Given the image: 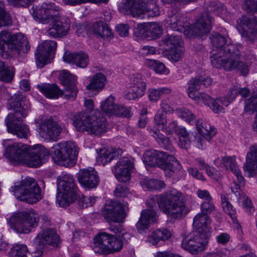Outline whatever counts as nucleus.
I'll return each instance as SVG.
<instances>
[{
	"label": "nucleus",
	"mask_w": 257,
	"mask_h": 257,
	"mask_svg": "<svg viewBox=\"0 0 257 257\" xmlns=\"http://www.w3.org/2000/svg\"><path fill=\"white\" fill-rule=\"evenodd\" d=\"M148 208L142 212L141 216L136 224L139 232L148 228L151 223L157 219L156 210L157 206L171 219L179 220L183 218L189 212L186 198L183 193L175 188L159 195H156L147 201Z\"/></svg>",
	"instance_id": "nucleus-1"
},
{
	"label": "nucleus",
	"mask_w": 257,
	"mask_h": 257,
	"mask_svg": "<svg viewBox=\"0 0 257 257\" xmlns=\"http://www.w3.org/2000/svg\"><path fill=\"white\" fill-rule=\"evenodd\" d=\"M210 38L212 44L210 57L213 67H222L228 71L235 69L244 76L248 74V66L239 60L240 54L238 49L234 45L227 44L226 37L215 33Z\"/></svg>",
	"instance_id": "nucleus-2"
},
{
	"label": "nucleus",
	"mask_w": 257,
	"mask_h": 257,
	"mask_svg": "<svg viewBox=\"0 0 257 257\" xmlns=\"http://www.w3.org/2000/svg\"><path fill=\"white\" fill-rule=\"evenodd\" d=\"M84 105L89 111L76 113L73 117V124L79 132L100 136L106 131V120L99 110L93 111L94 102L91 99H85Z\"/></svg>",
	"instance_id": "nucleus-3"
},
{
	"label": "nucleus",
	"mask_w": 257,
	"mask_h": 257,
	"mask_svg": "<svg viewBox=\"0 0 257 257\" xmlns=\"http://www.w3.org/2000/svg\"><path fill=\"white\" fill-rule=\"evenodd\" d=\"M5 155L13 164L23 163L30 167L37 168L46 161L49 152L40 145L27 150L21 144L14 143L8 146Z\"/></svg>",
	"instance_id": "nucleus-4"
},
{
	"label": "nucleus",
	"mask_w": 257,
	"mask_h": 257,
	"mask_svg": "<svg viewBox=\"0 0 257 257\" xmlns=\"http://www.w3.org/2000/svg\"><path fill=\"white\" fill-rule=\"evenodd\" d=\"M26 101V98L23 94H15L8 108L15 113H10L5 119L8 132L24 139H27L30 134L29 127L21 119V117H25L29 112V106Z\"/></svg>",
	"instance_id": "nucleus-5"
},
{
	"label": "nucleus",
	"mask_w": 257,
	"mask_h": 257,
	"mask_svg": "<svg viewBox=\"0 0 257 257\" xmlns=\"http://www.w3.org/2000/svg\"><path fill=\"white\" fill-rule=\"evenodd\" d=\"M59 8L54 3L43 4L40 8L33 13L34 19L43 24H47L53 21L52 26L47 30L48 35L54 38L65 36L70 28L67 23L56 19L59 15Z\"/></svg>",
	"instance_id": "nucleus-6"
},
{
	"label": "nucleus",
	"mask_w": 257,
	"mask_h": 257,
	"mask_svg": "<svg viewBox=\"0 0 257 257\" xmlns=\"http://www.w3.org/2000/svg\"><path fill=\"white\" fill-rule=\"evenodd\" d=\"M0 49L3 58L19 56L21 53L25 54L30 49L27 38L21 33L11 34L6 31L0 33Z\"/></svg>",
	"instance_id": "nucleus-7"
},
{
	"label": "nucleus",
	"mask_w": 257,
	"mask_h": 257,
	"mask_svg": "<svg viewBox=\"0 0 257 257\" xmlns=\"http://www.w3.org/2000/svg\"><path fill=\"white\" fill-rule=\"evenodd\" d=\"M211 84V79L207 76L195 77L188 82V94L190 98L199 101L202 100L205 104L208 105L215 112H221L223 107L218 102L213 100L208 94L204 93H198L201 85L206 87Z\"/></svg>",
	"instance_id": "nucleus-8"
},
{
	"label": "nucleus",
	"mask_w": 257,
	"mask_h": 257,
	"mask_svg": "<svg viewBox=\"0 0 257 257\" xmlns=\"http://www.w3.org/2000/svg\"><path fill=\"white\" fill-rule=\"evenodd\" d=\"M48 152L56 164L65 167L74 165L78 155L76 147L71 142L56 144Z\"/></svg>",
	"instance_id": "nucleus-9"
},
{
	"label": "nucleus",
	"mask_w": 257,
	"mask_h": 257,
	"mask_svg": "<svg viewBox=\"0 0 257 257\" xmlns=\"http://www.w3.org/2000/svg\"><path fill=\"white\" fill-rule=\"evenodd\" d=\"M13 191L17 199L29 204L36 203L42 197L40 187L32 178L22 180L20 185L14 187Z\"/></svg>",
	"instance_id": "nucleus-10"
},
{
	"label": "nucleus",
	"mask_w": 257,
	"mask_h": 257,
	"mask_svg": "<svg viewBox=\"0 0 257 257\" xmlns=\"http://www.w3.org/2000/svg\"><path fill=\"white\" fill-rule=\"evenodd\" d=\"M146 2L147 0H125L122 6L123 12L134 17H138L143 14H146L148 17L159 16L160 11L156 2Z\"/></svg>",
	"instance_id": "nucleus-11"
},
{
	"label": "nucleus",
	"mask_w": 257,
	"mask_h": 257,
	"mask_svg": "<svg viewBox=\"0 0 257 257\" xmlns=\"http://www.w3.org/2000/svg\"><path fill=\"white\" fill-rule=\"evenodd\" d=\"M39 221L38 214L31 210L15 213L10 218L9 222L11 227L17 232L28 233L37 226Z\"/></svg>",
	"instance_id": "nucleus-12"
},
{
	"label": "nucleus",
	"mask_w": 257,
	"mask_h": 257,
	"mask_svg": "<svg viewBox=\"0 0 257 257\" xmlns=\"http://www.w3.org/2000/svg\"><path fill=\"white\" fill-rule=\"evenodd\" d=\"M122 246L121 239L109 233L101 232L94 238L92 247L96 253L108 254L120 251Z\"/></svg>",
	"instance_id": "nucleus-13"
},
{
	"label": "nucleus",
	"mask_w": 257,
	"mask_h": 257,
	"mask_svg": "<svg viewBox=\"0 0 257 257\" xmlns=\"http://www.w3.org/2000/svg\"><path fill=\"white\" fill-rule=\"evenodd\" d=\"M198 134L194 136L192 143L194 146L199 149H203L206 146V142H209L215 135L216 131L213 126L204 122L202 119L195 121Z\"/></svg>",
	"instance_id": "nucleus-14"
},
{
	"label": "nucleus",
	"mask_w": 257,
	"mask_h": 257,
	"mask_svg": "<svg viewBox=\"0 0 257 257\" xmlns=\"http://www.w3.org/2000/svg\"><path fill=\"white\" fill-rule=\"evenodd\" d=\"M39 123V133L44 140L47 141H57L62 132V128L52 118L41 119Z\"/></svg>",
	"instance_id": "nucleus-15"
},
{
	"label": "nucleus",
	"mask_w": 257,
	"mask_h": 257,
	"mask_svg": "<svg viewBox=\"0 0 257 257\" xmlns=\"http://www.w3.org/2000/svg\"><path fill=\"white\" fill-rule=\"evenodd\" d=\"M212 17L208 13L202 14L197 21L188 30V33L186 34V31H184L185 34L188 35V37H202L206 35L211 29Z\"/></svg>",
	"instance_id": "nucleus-16"
},
{
	"label": "nucleus",
	"mask_w": 257,
	"mask_h": 257,
	"mask_svg": "<svg viewBox=\"0 0 257 257\" xmlns=\"http://www.w3.org/2000/svg\"><path fill=\"white\" fill-rule=\"evenodd\" d=\"M124 205L116 201H111L106 204L103 210V215L107 221L122 222L126 216Z\"/></svg>",
	"instance_id": "nucleus-17"
},
{
	"label": "nucleus",
	"mask_w": 257,
	"mask_h": 257,
	"mask_svg": "<svg viewBox=\"0 0 257 257\" xmlns=\"http://www.w3.org/2000/svg\"><path fill=\"white\" fill-rule=\"evenodd\" d=\"M57 48V43L52 40H46L39 45L35 53L37 64L40 68L44 67L53 58Z\"/></svg>",
	"instance_id": "nucleus-18"
},
{
	"label": "nucleus",
	"mask_w": 257,
	"mask_h": 257,
	"mask_svg": "<svg viewBox=\"0 0 257 257\" xmlns=\"http://www.w3.org/2000/svg\"><path fill=\"white\" fill-rule=\"evenodd\" d=\"M202 234L193 231L183 238L182 247L192 253H197L204 249L208 238H204Z\"/></svg>",
	"instance_id": "nucleus-19"
},
{
	"label": "nucleus",
	"mask_w": 257,
	"mask_h": 257,
	"mask_svg": "<svg viewBox=\"0 0 257 257\" xmlns=\"http://www.w3.org/2000/svg\"><path fill=\"white\" fill-rule=\"evenodd\" d=\"M133 162L128 158L119 159L112 168V171L116 178L120 182H126L131 179V171L133 168Z\"/></svg>",
	"instance_id": "nucleus-20"
},
{
	"label": "nucleus",
	"mask_w": 257,
	"mask_h": 257,
	"mask_svg": "<svg viewBox=\"0 0 257 257\" xmlns=\"http://www.w3.org/2000/svg\"><path fill=\"white\" fill-rule=\"evenodd\" d=\"M59 77L65 87L64 97L66 99H75L77 93L76 76L71 74L66 70H63L60 74Z\"/></svg>",
	"instance_id": "nucleus-21"
},
{
	"label": "nucleus",
	"mask_w": 257,
	"mask_h": 257,
	"mask_svg": "<svg viewBox=\"0 0 257 257\" xmlns=\"http://www.w3.org/2000/svg\"><path fill=\"white\" fill-rule=\"evenodd\" d=\"M237 22V28L243 36L251 38L257 35V17H242Z\"/></svg>",
	"instance_id": "nucleus-22"
},
{
	"label": "nucleus",
	"mask_w": 257,
	"mask_h": 257,
	"mask_svg": "<svg viewBox=\"0 0 257 257\" xmlns=\"http://www.w3.org/2000/svg\"><path fill=\"white\" fill-rule=\"evenodd\" d=\"M78 180L82 186L89 189L96 188L99 182L97 173L93 169L80 170L78 173Z\"/></svg>",
	"instance_id": "nucleus-23"
},
{
	"label": "nucleus",
	"mask_w": 257,
	"mask_h": 257,
	"mask_svg": "<svg viewBox=\"0 0 257 257\" xmlns=\"http://www.w3.org/2000/svg\"><path fill=\"white\" fill-rule=\"evenodd\" d=\"M243 171L247 177L255 176L257 174V145L250 147L243 165Z\"/></svg>",
	"instance_id": "nucleus-24"
},
{
	"label": "nucleus",
	"mask_w": 257,
	"mask_h": 257,
	"mask_svg": "<svg viewBox=\"0 0 257 257\" xmlns=\"http://www.w3.org/2000/svg\"><path fill=\"white\" fill-rule=\"evenodd\" d=\"M59 236L55 230L47 228L44 230L35 239V242L42 247L47 245L57 246L59 243Z\"/></svg>",
	"instance_id": "nucleus-25"
},
{
	"label": "nucleus",
	"mask_w": 257,
	"mask_h": 257,
	"mask_svg": "<svg viewBox=\"0 0 257 257\" xmlns=\"http://www.w3.org/2000/svg\"><path fill=\"white\" fill-rule=\"evenodd\" d=\"M137 30L140 36L148 40L156 39L162 33V29L159 25L154 23L139 24Z\"/></svg>",
	"instance_id": "nucleus-26"
},
{
	"label": "nucleus",
	"mask_w": 257,
	"mask_h": 257,
	"mask_svg": "<svg viewBox=\"0 0 257 257\" xmlns=\"http://www.w3.org/2000/svg\"><path fill=\"white\" fill-rule=\"evenodd\" d=\"M210 222L211 220L207 215L198 213L193 220V225L196 227L195 231L202 234L204 238H209L210 236Z\"/></svg>",
	"instance_id": "nucleus-27"
},
{
	"label": "nucleus",
	"mask_w": 257,
	"mask_h": 257,
	"mask_svg": "<svg viewBox=\"0 0 257 257\" xmlns=\"http://www.w3.org/2000/svg\"><path fill=\"white\" fill-rule=\"evenodd\" d=\"M57 189L58 191H65L76 194L78 190L74 178L68 174H64L58 177Z\"/></svg>",
	"instance_id": "nucleus-28"
},
{
	"label": "nucleus",
	"mask_w": 257,
	"mask_h": 257,
	"mask_svg": "<svg viewBox=\"0 0 257 257\" xmlns=\"http://www.w3.org/2000/svg\"><path fill=\"white\" fill-rule=\"evenodd\" d=\"M64 61L66 62L75 64L80 68H85L88 64V58L87 54L80 52L78 53L65 52L63 56Z\"/></svg>",
	"instance_id": "nucleus-29"
},
{
	"label": "nucleus",
	"mask_w": 257,
	"mask_h": 257,
	"mask_svg": "<svg viewBox=\"0 0 257 257\" xmlns=\"http://www.w3.org/2000/svg\"><path fill=\"white\" fill-rule=\"evenodd\" d=\"M122 150L120 149H103L100 150L96 161L99 165H105L109 163L112 159L118 158L122 154Z\"/></svg>",
	"instance_id": "nucleus-30"
},
{
	"label": "nucleus",
	"mask_w": 257,
	"mask_h": 257,
	"mask_svg": "<svg viewBox=\"0 0 257 257\" xmlns=\"http://www.w3.org/2000/svg\"><path fill=\"white\" fill-rule=\"evenodd\" d=\"M40 91L48 98H58L64 95V92L60 90L58 86L53 84H43L38 85Z\"/></svg>",
	"instance_id": "nucleus-31"
},
{
	"label": "nucleus",
	"mask_w": 257,
	"mask_h": 257,
	"mask_svg": "<svg viewBox=\"0 0 257 257\" xmlns=\"http://www.w3.org/2000/svg\"><path fill=\"white\" fill-rule=\"evenodd\" d=\"M171 236V233L168 229H157L152 232L148 236V241L153 245H156L159 241L168 240Z\"/></svg>",
	"instance_id": "nucleus-32"
},
{
	"label": "nucleus",
	"mask_w": 257,
	"mask_h": 257,
	"mask_svg": "<svg viewBox=\"0 0 257 257\" xmlns=\"http://www.w3.org/2000/svg\"><path fill=\"white\" fill-rule=\"evenodd\" d=\"M106 81L105 75L101 73H97L90 79V83L86 88L93 91H100L104 87Z\"/></svg>",
	"instance_id": "nucleus-33"
},
{
	"label": "nucleus",
	"mask_w": 257,
	"mask_h": 257,
	"mask_svg": "<svg viewBox=\"0 0 257 257\" xmlns=\"http://www.w3.org/2000/svg\"><path fill=\"white\" fill-rule=\"evenodd\" d=\"M149 133L155 138L162 148L171 151L173 149L170 139L168 137H165L160 132L156 133V130H155L154 128H149Z\"/></svg>",
	"instance_id": "nucleus-34"
},
{
	"label": "nucleus",
	"mask_w": 257,
	"mask_h": 257,
	"mask_svg": "<svg viewBox=\"0 0 257 257\" xmlns=\"http://www.w3.org/2000/svg\"><path fill=\"white\" fill-rule=\"evenodd\" d=\"M170 157V160L166 165V168H164L163 170L167 176L171 177L176 175L181 170L182 166L180 162L173 155Z\"/></svg>",
	"instance_id": "nucleus-35"
},
{
	"label": "nucleus",
	"mask_w": 257,
	"mask_h": 257,
	"mask_svg": "<svg viewBox=\"0 0 257 257\" xmlns=\"http://www.w3.org/2000/svg\"><path fill=\"white\" fill-rule=\"evenodd\" d=\"M92 30L98 37L102 38H109L112 34L108 25L102 22H96L94 24Z\"/></svg>",
	"instance_id": "nucleus-36"
},
{
	"label": "nucleus",
	"mask_w": 257,
	"mask_h": 257,
	"mask_svg": "<svg viewBox=\"0 0 257 257\" xmlns=\"http://www.w3.org/2000/svg\"><path fill=\"white\" fill-rule=\"evenodd\" d=\"M154 125H149L147 130L149 132V128H154L156 130V133L160 131H164L166 125L167 124V116L165 113L161 111H157L154 119Z\"/></svg>",
	"instance_id": "nucleus-37"
},
{
	"label": "nucleus",
	"mask_w": 257,
	"mask_h": 257,
	"mask_svg": "<svg viewBox=\"0 0 257 257\" xmlns=\"http://www.w3.org/2000/svg\"><path fill=\"white\" fill-rule=\"evenodd\" d=\"M57 202L60 206L66 207L77 199V194L74 193L58 191L56 196Z\"/></svg>",
	"instance_id": "nucleus-38"
},
{
	"label": "nucleus",
	"mask_w": 257,
	"mask_h": 257,
	"mask_svg": "<svg viewBox=\"0 0 257 257\" xmlns=\"http://www.w3.org/2000/svg\"><path fill=\"white\" fill-rule=\"evenodd\" d=\"M14 75V68L0 61V80L9 82Z\"/></svg>",
	"instance_id": "nucleus-39"
},
{
	"label": "nucleus",
	"mask_w": 257,
	"mask_h": 257,
	"mask_svg": "<svg viewBox=\"0 0 257 257\" xmlns=\"http://www.w3.org/2000/svg\"><path fill=\"white\" fill-rule=\"evenodd\" d=\"M170 28L174 31L182 32L184 29V18L182 15H173L168 21Z\"/></svg>",
	"instance_id": "nucleus-40"
},
{
	"label": "nucleus",
	"mask_w": 257,
	"mask_h": 257,
	"mask_svg": "<svg viewBox=\"0 0 257 257\" xmlns=\"http://www.w3.org/2000/svg\"><path fill=\"white\" fill-rule=\"evenodd\" d=\"M146 86H130L125 94V97L128 100H135L142 97L145 93Z\"/></svg>",
	"instance_id": "nucleus-41"
},
{
	"label": "nucleus",
	"mask_w": 257,
	"mask_h": 257,
	"mask_svg": "<svg viewBox=\"0 0 257 257\" xmlns=\"http://www.w3.org/2000/svg\"><path fill=\"white\" fill-rule=\"evenodd\" d=\"M163 42L168 49L182 47L183 41L180 36L175 34L168 35L163 40Z\"/></svg>",
	"instance_id": "nucleus-42"
},
{
	"label": "nucleus",
	"mask_w": 257,
	"mask_h": 257,
	"mask_svg": "<svg viewBox=\"0 0 257 257\" xmlns=\"http://www.w3.org/2000/svg\"><path fill=\"white\" fill-rule=\"evenodd\" d=\"M144 189L149 191H153L163 188L165 183L163 181L156 179H145L141 182Z\"/></svg>",
	"instance_id": "nucleus-43"
},
{
	"label": "nucleus",
	"mask_w": 257,
	"mask_h": 257,
	"mask_svg": "<svg viewBox=\"0 0 257 257\" xmlns=\"http://www.w3.org/2000/svg\"><path fill=\"white\" fill-rule=\"evenodd\" d=\"M171 90L166 87L159 89L150 88L148 90V97L150 100L153 102L157 101L163 94H169Z\"/></svg>",
	"instance_id": "nucleus-44"
},
{
	"label": "nucleus",
	"mask_w": 257,
	"mask_h": 257,
	"mask_svg": "<svg viewBox=\"0 0 257 257\" xmlns=\"http://www.w3.org/2000/svg\"><path fill=\"white\" fill-rule=\"evenodd\" d=\"M117 104L114 103V97L109 96L104 101L102 102L101 107L102 110L107 115H113Z\"/></svg>",
	"instance_id": "nucleus-45"
},
{
	"label": "nucleus",
	"mask_w": 257,
	"mask_h": 257,
	"mask_svg": "<svg viewBox=\"0 0 257 257\" xmlns=\"http://www.w3.org/2000/svg\"><path fill=\"white\" fill-rule=\"evenodd\" d=\"M10 15L5 10V4L0 0V28L11 25Z\"/></svg>",
	"instance_id": "nucleus-46"
},
{
	"label": "nucleus",
	"mask_w": 257,
	"mask_h": 257,
	"mask_svg": "<svg viewBox=\"0 0 257 257\" xmlns=\"http://www.w3.org/2000/svg\"><path fill=\"white\" fill-rule=\"evenodd\" d=\"M28 248L24 244H15L10 252V257H26Z\"/></svg>",
	"instance_id": "nucleus-47"
},
{
	"label": "nucleus",
	"mask_w": 257,
	"mask_h": 257,
	"mask_svg": "<svg viewBox=\"0 0 257 257\" xmlns=\"http://www.w3.org/2000/svg\"><path fill=\"white\" fill-rule=\"evenodd\" d=\"M221 203L223 211L233 220H236V211L230 203L227 198L224 196H221Z\"/></svg>",
	"instance_id": "nucleus-48"
},
{
	"label": "nucleus",
	"mask_w": 257,
	"mask_h": 257,
	"mask_svg": "<svg viewBox=\"0 0 257 257\" xmlns=\"http://www.w3.org/2000/svg\"><path fill=\"white\" fill-rule=\"evenodd\" d=\"M179 115L184 120L187 121L189 124L193 125L195 123V118L194 115L188 109L182 108L178 110Z\"/></svg>",
	"instance_id": "nucleus-49"
},
{
	"label": "nucleus",
	"mask_w": 257,
	"mask_h": 257,
	"mask_svg": "<svg viewBox=\"0 0 257 257\" xmlns=\"http://www.w3.org/2000/svg\"><path fill=\"white\" fill-rule=\"evenodd\" d=\"M221 164L227 169H230L232 172H236L238 166L236 165L234 157H224L222 159Z\"/></svg>",
	"instance_id": "nucleus-50"
},
{
	"label": "nucleus",
	"mask_w": 257,
	"mask_h": 257,
	"mask_svg": "<svg viewBox=\"0 0 257 257\" xmlns=\"http://www.w3.org/2000/svg\"><path fill=\"white\" fill-rule=\"evenodd\" d=\"M238 94V87L234 86L230 89L227 96L221 98L219 101L223 105L227 106Z\"/></svg>",
	"instance_id": "nucleus-51"
},
{
	"label": "nucleus",
	"mask_w": 257,
	"mask_h": 257,
	"mask_svg": "<svg viewBox=\"0 0 257 257\" xmlns=\"http://www.w3.org/2000/svg\"><path fill=\"white\" fill-rule=\"evenodd\" d=\"M172 155H170L167 152L159 151V154L158 155V161L156 166L162 169H164V168H166V165L170 160V157H172Z\"/></svg>",
	"instance_id": "nucleus-52"
},
{
	"label": "nucleus",
	"mask_w": 257,
	"mask_h": 257,
	"mask_svg": "<svg viewBox=\"0 0 257 257\" xmlns=\"http://www.w3.org/2000/svg\"><path fill=\"white\" fill-rule=\"evenodd\" d=\"M169 59L174 62L179 61L182 58L183 49L182 47L170 48Z\"/></svg>",
	"instance_id": "nucleus-53"
},
{
	"label": "nucleus",
	"mask_w": 257,
	"mask_h": 257,
	"mask_svg": "<svg viewBox=\"0 0 257 257\" xmlns=\"http://www.w3.org/2000/svg\"><path fill=\"white\" fill-rule=\"evenodd\" d=\"M156 153V150H150L145 152L144 154L143 160L144 163L151 167H154V157Z\"/></svg>",
	"instance_id": "nucleus-54"
},
{
	"label": "nucleus",
	"mask_w": 257,
	"mask_h": 257,
	"mask_svg": "<svg viewBox=\"0 0 257 257\" xmlns=\"http://www.w3.org/2000/svg\"><path fill=\"white\" fill-rule=\"evenodd\" d=\"M151 66L154 70L159 74H168L169 70L166 68L164 64L157 60H150Z\"/></svg>",
	"instance_id": "nucleus-55"
},
{
	"label": "nucleus",
	"mask_w": 257,
	"mask_h": 257,
	"mask_svg": "<svg viewBox=\"0 0 257 257\" xmlns=\"http://www.w3.org/2000/svg\"><path fill=\"white\" fill-rule=\"evenodd\" d=\"M201 213L208 215L215 209V205L212 201L203 202L200 205Z\"/></svg>",
	"instance_id": "nucleus-56"
},
{
	"label": "nucleus",
	"mask_w": 257,
	"mask_h": 257,
	"mask_svg": "<svg viewBox=\"0 0 257 257\" xmlns=\"http://www.w3.org/2000/svg\"><path fill=\"white\" fill-rule=\"evenodd\" d=\"M115 107L116 108L115 111H113V115L126 117L131 116V111L127 107L119 104H117Z\"/></svg>",
	"instance_id": "nucleus-57"
},
{
	"label": "nucleus",
	"mask_w": 257,
	"mask_h": 257,
	"mask_svg": "<svg viewBox=\"0 0 257 257\" xmlns=\"http://www.w3.org/2000/svg\"><path fill=\"white\" fill-rule=\"evenodd\" d=\"M129 194V191L125 185H117L114 191V194L115 196L120 197H126Z\"/></svg>",
	"instance_id": "nucleus-58"
},
{
	"label": "nucleus",
	"mask_w": 257,
	"mask_h": 257,
	"mask_svg": "<svg viewBox=\"0 0 257 257\" xmlns=\"http://www.w3.org/2000/svg\"><path fill=\"white\" fill-rule=\"evenodd\" d=\"M130 86H146V83L143 81L142 76L139 74H133L130 78Z\"/></svg>",
	"instance_id": "nucleus-59"
},
{
	"label": "nucleus",
	"mask_w": 257,
	"mask_h": 257,
	"mask_svg": "<svg viewBox=\"0 0 257 257\" xmlns=\"http://www.w3.org/2000/svg\"><path fill=\"white\" fill-rule=\"evenodd\" d=\"M243 7L247 12H257V0H245Z\"/></svg>",
	"instance_id": "nucleus-60"
},
{
	"label": "nucleus",
	"mask_w": 257,
	"mask_h": 257,
	"mask_svg": "<svg viewBox=\"0 0 257 257\" xmlns=\"http://www.w3.org/2000/svg\"><path fill=\"white\" fill-rule=\"evenodd\" d=\"M16 7H27L32 4L34 0H7Z\"/></svg>",
	"instance_id": "nucleus-61"
},
{
	"label": "nucleus",
	"mask_w": 257,
	"mask_h": 257,
	"mask_svg": "<svg viewBox=\"0 0 257 257\" xmlns=\"http://www.w3.org/2000/svg\"><path fill=\"white\" fill-rule=\"evenodd\" d=\"M110 230L115 233H118L119 236L120 235L124 239H125L124 237L125 235H127V233L124 232V230L123 228V226L120 224L117 225H110L109 227Z\"/></svg>",
	"instance_id": "nucleus-62"
},
{
	"label": "nucleus",
	"mask_w": 257,
	"mask_h": 257,
	"mask_svg": "<svg viewBox=\"0 0 257 257\" xmlns=\"http://www.w3.org/2000/svg\"><path fill=\"white\" fill-rule=\"evenodd\" d=\"M196 194L200 199L204 200L203 202L213 200L212 197L207 190L198 189Z\"/></svg>",
	"instance_id": "nucleus-63"
},
{
	"label": "nucleus",
	"mask_w": 257,
	"mask_h": 257,
	"mask_svg": "<svg viewBox=\"0 0 257 257\" xmlns=\"http://www.w3.org/2000/svg\"><path fill=\"white\" fill-rule=\"evenodd\" d=\"M179 127L176 121L172 120L169 123L168 125H166V128H165L164 131L166 132L167 135H170L173 132L176 133Z\"/></svg>",
	"instance_id": "nucleus-64"
}]
</instances>
